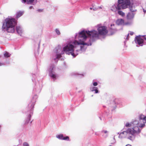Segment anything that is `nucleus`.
Returning a JSON list of instances; mask_svg holds the SVG:
<instances>
[{"label":"nucleus","instance_id":"nucleus-1","mask_svg":"<svg viewBox=\"0 0 146 146\" xmlns=\"http://www.w3.org/2000/svg\"><path fill=\"white\" fill-rule=\"evenodd\" d=\"M97 28L98 32L94 30L90 31L84 30L76 33L75 39L68 42L62 49L60 46L56 48V54L53 56L52 58L55 60L60 58L61 55L64 52L75 57L81 51H84L86 46L91 45V40L93 41L98 38L100 34V25H98Z\"/></svg>","mask_w":146,"mask_h":146},{"label":"nucleus","instance_id":"nucleus-2","mask_svg":"<svg viewBox=\"0 0 146 146\" xmlns=\"http://www.w3.org/2000/svg\"><path fill=\"white\" fill-rule=\"evenodd\" d=\"M139 118L140 120H142L143 121V123H140L137 121H135L133 123V127L132 128H129L130 130L132 136L133 137V140L135 138V134L139 133L141 131V129H140L139 127L141 128L144 127L145 126V123H146V116L141 114L139 115Z\"/></svg>","mask_w":146,"mask_h":146},{"label":"nucleus","instance_id":"nucleus-3","mask_svg":"<svg viewBox=\"0 0 146 146\" xmlns=\"http://www.w3.org/2000/svg\"><path fill=\"white\" fill-rule=\"evenodd\" d=\"M17 24L16 20L11 17L6 18L3 24L2 30L8 33H13L15 31V26Z\"/></svg>","mask_w":146,"mask_h":146},{"label":"nucleus","instance_id":"nucleus-4","mask_svg":"<svg viewBox=\"0 0 146 146\" xmlns=\"http://www.w3.org/2000/svg\"><path fill=\"white\" fill-rule=\"evenodd\" d=\"M129 128L127 129L126 131H123L121 132L119 134V137L122 138L126 137L131 140H133V137L132 135L130 133V130Z\"/></svg>","mask_w":146,"mask_h":146},{"label":"nucleus","instance_id":"nucleus-5","mask_svg":"<svg viewBox=\"0 0 146 146\" xmlns=\"http://www.w3.org/2000/svg\"><path fill=\"white\" fill-rule=\"evenodd\" d=\"M55 67L54 65H52L49 66L48 71L50 76L53 79H54L57 77V76L54 72Z\"/></svg>","mask_w":146,"mask_h":146},{"label":"nucleus","instance_id":"nucleus-6","mask_svg":"<svg viewBox=\"0 0 146 146\" xmlns=\"http://www.w3.org/2000/svg\"><path fill=\"white\" fill-rule=\"evenodd\" d=\"M108 33V31L106 26H101V38H104L107 35Z\"/></svg>","mask_w":146,"mask_h":146},{"label":"nucleus","instance_id":"nucleus-7","mask_svg":"<svg viewBox=\"0 0 146 146\" xmlns=\"http://www.w3.org/2000/svg\"><path fill=\"white\" fill-rule=\"evenodd\" d=\"M98 84L97 82L93 81L92 84L91 85L90 88L91 91L94 92L95 93H98V88L95 87L98 85Z\"/></svg>","mask_w":146,"mask_h":146},{"label":"nucleus","instance_id":"nucleus-8","mask_svg":"<svg viewBox=\"0 0 146 146\" xmlns=\"http://www.w3.org/2000/svg\"><path fill=\"white\" fill-rule=\"evenodd\" d=\"M131 4L130 0H125L124 2L120 6V9H125L128 7Z\"/></svg>","mask_w":146,"mask_h":146},{"label":"nucleus","instance_id":"nucleus-9","mask_svg":"<svg viewBox=\"0 0 146 146\" xmlns=\"http://www.w3.org/2000/svg\"><path fill=\"white\" fill-rule=\"evenodd\" d=\"M135 41V43L138 44L140 46H142L143 45V39L141 38L140 36L136 37Z\"/></svg>","mask_w":146,"mask_h":146},{"label":"nucleus","instance_id":"nucleus-10","mask_svg":"<svg viewBox=\"0 0 146 146\" xmlns=\"http://www.w3.org/2000/svg\"><path fill=\"white\" fill-rule=\"evenodd\" d=\"M36 2V0H22V2L23 3H27L29 4H35Z\"/></svg>","mask_w":146,"mask_h":146},{"label":"nucleus","instance_id":"nucleus-11","mask_svg":"<svg viewBox=\"0 0 146 146\" xmlns=\"http://www.w3.org/2000/svg\"><path fill=\"white\" fill-rule=\"evenodd\" d=\"M100 4L97 3L94 4L92 6V7L90 8V10L93 9L94 11H96L100 8Z\"/></svg>","mask_w":146,"mask_h":146},{"label":"nucleus","instance_id":"nucleus-12","mask_svg":"<svg viewBox=\"0 0 146 146\" xmlns=\"http://www.w3.org/2000/svg\"><path fill=\"white\" fill-rule=\"evenodd\" d=\"M134 17V14L133 12L129 13L127 15V18L128 19H131Z\"/></svg>","mask_w":146,"mask_h":146},{"label":"nucleus","instance_id":"nucleus-13","mask_svg":"<svg viewBox=\"0 0 146 146\" xmlns=\"http://www.w3.org/2000/svg\"><path fill=\"white\" fill-rule=\"evenodd\" d=\"M124 20L122 19H118L116 21V23L118 25H122L124 23Z\"/></svg>","mask_w":146,"mask_h":146},{"label":"nucleus","instance_id":"nucleus-14","mask_svg":"<svg viewBox=\"0 0 146 146\" xmlns=\"http://www.w3.org/2000/svg\"><path fill=\"white\" fill-rule=\"evenodd\" d=\"M16 31L17 33L20 35L22 34L23 32L22 28L20 26L17 27Z\"/></svg>","mask_w":146,"mask_h":146},{"label":"nucleus","instance_id":"nucleus-15","mask_svg":"<svg viewBox=\"0 0 146 146\" xmlns=\"http://www.w3.org/2000/svg\"><path fill=\"white\" fill-rule=\"evenodd\" d=\"M124 1V0H118V4L117 5L118 10H120V6Z\"/></svg>","mask_w":146,"mask_h":146},{"label":"nucleus","instance_id":"nucleus-16","mask_svg":"<svg viewBox=\"0 0 146 146\" xmlns=\"http://www.w3.org/2000/svg\"><path fill=\"white\" fill-rule=\"evenodd\" d=\"M108 132L106 130H102V136L104 137H106L108 136Z\"/></svg>","mask_w":146,"mask_h":146},{"label":"nucleus","instance_id":"nucleus-17","mask_svg":"<svg viewBox=\"0 0 146 146\" xmlns=\"http://www.w3.org/2000/svg\"><path fill=\"white\" fill-rule=\"evenodd\" d=\"M56 137L57 138L60 140H63V135L62 134H60L56 135Z\"/></svg>","mask_w":146,"mask_h":146},{"label":"nucleus","instance_id":"nucleus-18","mask_svg":"<svg viewBox=\"0 0 146 146\" xmlns=\"http://www.w3.org/2000/svg\"><path fill=\"white\" fill-rule=\"evenodd\" d=\"M23 14V12L22 11H19L17 12L16 14V17L17 18H19Z\"/></svg>","mask_w":146,"mask_h":146},{"label":"nucleus","instance_id":"nucleus-19","mask_svg":"<svg viewBox=\"0 0 146 146\" xmlns=\"http://www.w3.org/2000/svg\"><path fill=\"white\" fill-rule=\"evenodd\" d=\"M116 31V29L111 28L110 29L109 31L110 32V35H112Z\"/></svg>","mask_w":146,"mask_h":146},{"label":"nucleus","instance_id":"nucleus-20","mask_svg":"<svg viewBox=\"0 0 146 146\" xmlns=\"http://www.w3.org/2000/svg\"><path fill=\"white\" fill-rule=\"evenodd\" d=\"M133 121L131 123H127L125 125V126L126 127H130L132 126H133Z\"/></svg>","mask_w":146,"mask_h":146},{"label":"nucleus","instance_id":"nucleus-21","mask_svg":"<svg viewBox=\"0 0 146 146\" xmlns=\"http://www.w3.org/2000/svg\"><path fill=\"white\" fill-rule=\"evenodd\" d=\"M118 13L119 15H121L122 17H124L125 15V13L121 11H118Z\"/></svg>","mask_w":146,"mask_h":146},{"label":"nucleus","instance_id":"nucleus-22","mask_svg":"<svg viewBox=\"0 0 146 146\" xmlns=\"http://www.w3.org/2000/svg\"><path fill=\"white\" fill-rule=\"evenodd\" d=\"M117 9V7H116L115 5H114L112 7L111 9L112 11H116Z\"/></svg>","mask_w":146,"mask_h":146},{"label":"nucleus","instance_id":"nucleus-23","mask_svg":"<svg viewBox=\"0 0 146 146\" xmlns=\"http://www.w3.org/2000/svg\"><path fill=\"white\" fill-rule=\"evenodd\" d=\"M4 56L5 57H9L11 54L7 52H5L4 54Z\"/></svg>","mask_w":146,"mask_h":146},{"label":"nucleus","instance_id":"nucleus-24","mask_svg":"<svg viewBox=\"0 0 146 146\" xmlns=\"http://www.w3.org/2000/svg\"><path fill=\"white\" fill-rule=\"evenodd\" d=\"M55 31L57 35H60V32L58 29H56L55 30Z\"/></svg>","mask_w":146,"mask_h":146},{"label":"nucleus","instance_id":"nucleus-25","mask_svg":"<svg viewBox=\"0 0 146 146\" xmlns=\"http://www.w3.org/2000/svg\"><path fill=\"white\" fill-rule=\"evenodd\" d=\"M63 140H66L68 141H70L69 137L68 136H66L63 137Z\"/></svg>","mask_w":146,"mask_h":146},{"label":"nucleus","instance_id":"nucleus-26","mask_svg":"<svg viewBox=\"0 0 146 146\" xmlns=\"http://www.w3.org/2000/svg\"><path fill=\"white\" fill-rule=\"evenodd\" d=\"M23 146H29V145L28 143L26 142H24L23 143Z\"/></svg>","mask_w":146,"mask_h":146},{"label":"nucleus","instance_id":"nucleus-27","mask_svg":"<svg viewBox=\"0 0 146 146\" xmlns=\"http://www.w3.org/2000/svg\"><path fill=\"white\" fill-rule=\"evenodd\" d=\"M130 11H131V12H135L136 11V10L135 9H132V7L130 9Z\"/></svg>","mask_w":146,"mask_h":146},{"label":"nucleus","instance_id":"nucleus-28","mask_svg":"<svg viewBox=\"0 0 146 146\" xmlns=\"http://www.w3.org/2000/svg\"><path fill=\"white\" fill-rule=\"evenodd\" d=\"M133 32H130L129 34L130 35H133Z\"/></svg>","mask_w":146,"mask_h":146},{"label":"nucleus","instance_id":"nucleus-29","mask_svg":"<svg viewBox=\"0 0 146 146\" xmlns=\"http://www.w3.org/2000/svg\"><path fill=\"white\" fill-rule=\"evenodd\" d=\"M143 37L145 40L146 41V35L144 36Z\"/></svg>","mask_w":146,"mask_h":146},{"label":"nucleus","instance_id":"nucleus-30","mask_svg":"<svg viewBox=\"0 0 146 146\" xmlns=\"http://www.w3.org/2000/svg\"><path fill=\"white\" fill-rule=\"evenodd\" d=\"M31 117V115H30L29 116H28V119H29V120H30V118Z\"/></svg>","mask_w":146,"mask_h":146},{"label":"nucleus","instance_id":"nucleus-31","mask_svg":"<svg viewBox=\"0 0 146 146\" xmlns=\"http://www.w3.org/2000/svg\"><path fill=\"white\" fill-rule=\"evenodd\" d=\"M125 146H132L131 145L127 144Z\"/></svg>","mask_w":146,"mask_h":146},{"label":"nucleus","instance_id":"nucleus-32","mask_svg":"<svg viewBox=\"0 0 146 146\" xmlns=\"http://www.w3.org/2000/svg\"><path fill=\"white\" fill-rule=\"evenodd\" d=\"M3 64V63H0V66H1Z\"/></svg>","mask_w":146,"mask_h":146},{"label":"nucleus","instance_id":"nucleus-33","mask_svg":"<svg viewBox=\"0 0 146 146\" xmlns=\"http://www.w3.org/2000/svg\"><path fill=\"white\" fill-rule=\"evenodd\" d=\"M32 6H31L29 7V9H31L32 8Z\"/></svg>","mask_w":146,"mask_h":146},{"label":"nucleus","instance_id":"nucleus-34","mask_svg":"<svg viewBox=\"0 0 146 146\" xmlns=\"http://www.w3.org/2000/svg\"><path fill=\"white\" fill-rule=\"evenodd\" d=\"M74 74H73L74 75H77V74L76 73H74Z\"/></svg>","mask_w":146,"mask_h":146},{"label":"nucleus","instance_id":"nucleus-35","mask_svg":"<svg viewBox=\"0 0 146 146\" xmlns=\"http://www.w3.org/2000/svg\"><path fill=\"white\" fill-rule=\"evenodd\" d=\"M112 25H113V26H114V24H113V25H112V24H111V27H112Z\"/></svg>","mask_w":146,"mask_h":146},{"label":"nucleus","instance_id":"nucleus-36","mask_svg":"<svg viewBox=\"0 0 146 146\" xmlns=\"http://www.w3.org/2000/svg\"><path fill=\"white\" fill-rule=\"evenodd\" d=\"M32 105H33V107H34V104H33Z\"/></svg>","mask_w":146,"mask_h":146},{"label":"nucleus","instance_id":"nucleus-37","mask_svg":"<svg viewBox=\"0 0 146 146\" xmlns=\"http://www.w3.org/2000/svg\"><path fill=\"white\" fill-rule=\"evenodd\" d=\"M129 35V34H128V35H127V37H128Z\"/></svg>","mask_w":146,"mask_h":146}]
</instances>
